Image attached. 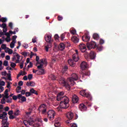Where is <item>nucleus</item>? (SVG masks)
<instances>
[{
	"label": "nucleus",
	"instance_id": "nucleus-13",
	"mask_svg": "<svg viewBox=\"0 0 127 127\" xmlns=\"http://www.w3.org/2000/svg\"><path fill=\"white\" fill-rule=\"evenodd\" d=\"M91 38L89 36V35L85 34L84 36H82V39L83 41L85 42H88V41H90V39Z\"/></svg>",
	"mask_w": 127,
	"mask_h": 127
},
{
	"label": "nucleus",
	"instance_id": "nucleus-31",
	"mask_svg": "<svg viewBox=\"0 0 127 127\" xmlns=\"http://www.w3.org/2000/svg\"><path fill=\"white\" fill-rule=\"evenodd\" d=\"M65 35H66V33H65L62 34L61 35V39L62 41H63V40H64V38H65Z\"/></svg>",
	"mask_w": 127,
	"mask_h": 127
},
{
	"label": "nucleus",
	"instance_id": "nucleus-9",
	"mask_svg": "<svg viewBox=\"0 0 127 127\" xmlns=\"http://www.w3.org/2000/svg\"><path fill=\"white\" fill-rule=\"evenodd\" d=\"M79 94L80 95H81V96H82L83 97H86L87 99H89V100H91L92 99L91 94L89 93H86L85 90H81V91H80Z\"/></svg>",
	"mask_w": 127,
	"mask_h": 127
},
{
	"label": "nucleus",
	"instance_id": "nucleus-12",
	"mask_svg": "<svg viewBox=\"0 0 127 127\" xmlns=\"http://www.w3.org/2000/svg\"><path fill=\"white\" fill-rule=\"evenodd\" d=\"M71 101L73 104H77L79 101V97L76 95H73L72 97Z\"/></svg>",
	"mask_w": 127,
	"mask_h": 127
},
{
	"label": "nucleus",
	"instance_id": "nucleus-56",
	"mask_svg": "<svg viewBox=\"0 0 127 127\" xmlns=\"http://www.w3.org/2000/svg\"><path fill=\"white\" fill-rule=\"evenodd\" d=\"M28 121L29 123H34V120H33V118H30Z\"/></svg>",
	"mask_w": 127,
	"mask_h": 127
},
{
	"label": "nucleus",
	"instance_id": "nucleus-42",
	"mask_svg": "<svg viewBox=\"0 0 127 127\" xmlns=\"http://www.w3.org/2000/svg\"><path fill=\"white\" fill-rule=\"evenodd\" d=\"M3 65L4 66H8V62H7V61H4L3 62Z\"/></svg>",
	"mask_w": 127,
	"mask_h": 127
},
{
	"label": "nucleus",
	"instance_id": "nucleus-53",
	"mask_svg": "<svg viewBox=\"0 0 127 127\" xmlns=\"http://www.w3.org/2000/svg\"><path fill=\"white\" fill-rule=\"evenodd\" d=\"M34 123V122H29V126H31V127H35Z\"/></svg>",
	"mask_w": 127,
	"mask_h": 127
},
{
	"label": "nucleus",
	"instance_id": "nucleus-21",
	"mask_svg": "<svg viewBox=\"0 0 127 127\" xmlns=\"http://www.w3.org/2000/svg\"><path fill=\"white\" fill-rule=\"evenodd\" d=\"M44 74H45V71L44 70V69L43 68H41V69H40V70L38 71V75H43Z\"/></svg>",
	"mask_w": 127,
	"mask_h": 127
},
{
	"label": "nucleus",
	"instance_id": "nucleus-37",
	"mask_svg": "<svg viewBox=\"0 0 127 127\" xmlns=\"http://www.w3.org/2000/svg\"><path fill=\"white\" fill-rule=\"evenodd\" d=\"M29 112H26V115H27V116H29V115H30V114H31V113L32 112V109L29 108Z\"/></svg>",
	"mask_w": 127,
	"mask_h": 127
},
{
	"label": "nucleus",
	"instance_id": "nucleus-22",
	"mask_svg": "<svg viewBox=\"0 0 127 127\" xmlns=\"http://www.w3.org/2000/svg\"><path fill=\"white\" fill-rule=\"evenodd\" d=\"M93 38L95 40H99V39H100V36H99V34H98L97 33H94L93 35Z\"/></svg>",
	"mask_w": 127,
	"mask_h": 127
},
{
	"label": "nucleus",
	"instance_id": "nucleus-2",
	"mask_svg": "<svg viewBox=\"0 0 127 127\" xmlns=\"http://www.w3.org/2000/svg\"><path fill=\"white\" fill-rule=\"evenodd\" d=\"M78 79V75L75 73H72L71 77L67 78L66 81L64 77L60 75L57 76V80L59 81L60 84L64 85L67 91H70L71 86H74L76 84L75 81H77Z\"/></svg>",
	"mask_w": 127,
	"mask_h": 127
},
{
	"label": "nucleus",
	"instance_id": "nucleus-54",
	"mask_svg": "<svg viewBox=\"0 0 127 127\" xmlns=\"http://www.w3.org/2000/svg\"><path fill=\"white\" fill-rule=\"evenodd\" d=\"M5 85V82L3 81H1L0 82V86H4Z\"/></svg>",
	"mask_w": 127,
	"mask_h": 127
},
{
	"label": "nucleus",
	"instance_id": "nucleus-14",
	"mask_svg": "<svg viewBox=\"0 0 127 127\" xmlns=\"http://www.w3.org/2000/svg\"><path fill=\"white\" fill-rule=\"evenodd\" d=\"M88 67V64H87V63L85 62H83L81 63L80 64V68L82 70H85L86 68Z\"/></svg>",
	"mask_w": 127,
	"mask_h": 127
},
{
	"label": "nucleus",
	"instance_id": "nucleus-55",
	"mask_svg": "<svg viewBox=\"0 0 127 127\" xmlns=\"http://www.w3.org/2000/svg\"><path fill=\"white\" fill-rule=\"evenodd\" d=\"M12 114H13V111L12 110H10L8 112V115H9V116L12 115Z\"/></svg>",
	"mask_w": 127,
	"mask_h": 127
},
{
	"label": "nucleus",
	"instance_id": "nucleus-36",
	"mask_svg": "<svg viewBox=\"0 0 127 127\" xmlns=\"http://www.w3.org/2000/svg\"><path fill=\"white\" fill-rule=\"evenodd\" d=\"M84 76H90V71L85 72V73L82 74V77H84Z\"/></svg>",
	"mask_w": 127,
	"mask_h": 127
},
{
	"label": "nucleus",
	"instance_id": "nucleus-11",
	"mask_svg": "<svg viewBox=\"0 0 127 127\" xmlns=\"http://www.w3.org/2000/svg\"><path fill=\"white\" fill-rule=\"evenodd\" d=\"M64 95V92L62 91L61 92H60L57 96V100L59 101H61V100H62L63 98H64V96H63Z\"/></svg>",
	"mask_w": 127,
	"mask_h": 127
},
{
	"label": "nucleus",
	"instance_id": "nucleus-15",
	"mask_svg": "<svg viewBox=\"0 0 127 127\" xmlns=\"http://www.w3.org/2000/svg\"><path fill=\"white\" fill-rule=\"evenodd\" d=\"M79 108L82 112H84V111H86L87 110V106H85L84 104H81L79 106Z\"/></svg>",
	"mask_w": 127,
	"mask_h": 127
},
{
	"label": "nucleus",
	"instance_id": "nucleus-30",
	"mask_svg": "<svg viewBox=\"0 0 127 127\" xmlns=\"http://www.w3.org/2000/svg\"><path fill=\"white\" fill-rule=\"evenodd\" d=\"M24 124V125L27 127H29V122H28V121L27 120H24L23 121Z\"/></svg>",
	"mask_w": 127,
	"mask_h": 127
},
{
	"label": "nucleus",
	"instance_id": "nucleus-7",
	"mask_svg": "<svg viewBox=\"0 0 127 127\" xmlns=\"http://www.w3.org/2000/svg\"><path fill=\"white\" fill-rule=\"evenodd\" d=\"M48 118L49 119L50 121H53L54 120L55 117V111L53 110H49L47 112Z\"/></svg>",
	"mask_w": 127,
	"mask_h": 127
},
{
	"label": "nucleus",
	"instance_id": "nucleus-63",
	"mask_svg": "<svg viewBox=\"0 0 127 127\" xmlns=\"http://www.w3.org/2000/svg\"><path fill=\"white\" fill-rule=\"evenodd\" d=\"M11 101H12V99L11 98H9L8 100H7V102L11 103Z\"/></svg>",
	"mask_w": 127,
	"mask_h": 127
},
{
	"label": "nucleus",
	"instance_id": "nucleus-39",
	"mask_svg": "<svg viewBox=\"0 0 127 127\" xmlns=\"http://www.w3.org/2000/svg\"><path fill=\"white\" fill-rule=\"evenodd\" d=\"M68 70V66H65L62 69L63 72H66Z\"/></svg>",
	"mask_w": 127,
	"mask_h": 127
},
{
	"label": "nucleus",
	"instance_id": "nucleus-23",
	"mask_svg": "<svg viewBox=\"0 0 127 127\" xmlns=\"http://www.w3.org/2000/svg\"><path fill=\"white\" fill-rule=\"evenodd\" d=\"M30 93H31V94H34L35 95H36L37 96L38 95V93H37V91L35 90H34V88H31L30 90Z\"/></svg>",
	"mask_w": 127,
	"mask_h": 127
},
{
	"label": "nucleus",
	"instance_id": "nucleus-19",
	"mask_svg": "<svg viewBox=\"0 0 127 127\" xmlns=\"http://www.w3.org/2000/svg\"><path fill=\"white\" fill-rule=\"evenodd\" d=\"M71 41L74 43H78L79 42V39L77 37L73 36L71 38Z\"/></svg>",
	"mask_w": 127,
	"mask_h": 127
},
{
	"label": "nucleus",
	"instance_id": "nucleus-33",
	"mask_svg": "<svg viewBox=\"0 0 127 127\" xmlns=\"http://www.w3.org/2000/svg\"><path fill=\"white\" fill-rule=\"evenodd\" d=\"M20 90H21V87L20 86H17L16 89V93H20V91H19Z\"/></svg>",
	"mask_w": 127,
	"mask_h": 127
},
{
	"label": "nucleus",
	"instance_id": "nucleus-35",
	"mask_svg": "<svg viewBox=\"0 0 127 127\" xmlns=\"http://www.w3.org/2000/svg\"><path fill=\"white\" fill-rule=\"evenodd\" d=\"M39 64H40V65L37 66V68L39 69H43V64L40 63H39Z\"/></svg>",
	"mask_w": 127,
	"mask_h": 127
},
{
	"label": "nucleus",
	"instance_id": "nucleus-29",
	"mask_svg": "<svg viewBox=\"0 0 127 127\" xmlns=\"http://www.w3.org/2000/svg\"><path fill=\"white\" fill-rule=\"evenodd\" d=\"M15 44V41H12V42L10 44V48H14Z\"/></svg>",
	"mask_w": 127,
	"mask_h": 127
},
{
	"label": "nucleus",
	"instance_id": "nucleus-24",
	"mask_svg": "<svg viewBox=\"0 0 127 127\" xmlns=\"http://www.w3.org/2000/svg\"><path fill=\"white\" fill-rule=\"evenodd\" d=\"M49 78L51 79V80H53V81L57 80V76L56 77L55 75H54V74H50L49 75Z\"/></svg>",
	"mask_w": 127,
	"mask_h": 127
},
{
	"label": "nucleus",
	"instance_id": "nucleus-32",
	"mask_svg": "<svg viewBox=\"0 0 127 127\" xmlns=\"http://www.w3.org/2000/svg\"><path fill=\"white\" fill-rule=\"evenodd\" d=\"M1 21L3 23L6 22V21H7V19L6 17H2L1 18Z\"/></svg>",
	"mask_w": 127,
	"mask_h": 127
},
{
	"label": "nucleus",
	"instance_id": "nucleus-8",
	"mask_svg": "<svg viewBox=\"0 0 127 127\" xmlns=\"http://www.w3.org/2000/svg\"><path fill=\"white\" fill-rule=\"evenodd\" d=\"M87 48L88 49V51H90V49H95L97 47V44L96 42L94 41H91L90 43H87Z\"/></svg>",
	"mask_w": 127,
	"mask_h": 127
},
{
	"label": "nucleus",
	"instance_id": "nucleus-10",
	"mask_svg": "<svg viewBox=\"0 0 127 127\" xmlns=\"http://www.w3.org/2000/svg\"><path fill=\"white\" fill-rule=\"evenodd\" d=\"M79 49L83 53H85L87 52V48H86V45L80 43L79 45Z\"/></svg>",
	"mask_w": 127,
	"mask_h": 127
},
{
	"label": "nucleus",
	"instance_id": "nucleus-64",
	"mask_svg": "<svg viewBox=\"0 0 127 127\" xmlns=\"http://www.w3.org/2000/svg\"><path fill=\"white\" fill-rule=\"evenodd\" d=\"M71 127H78L77 126V125H76V124H72L71 126Z\"/></svg>",
	"mask_w": 127,
	"mask_h": 127
},
{
	"label": "nucleus",
	"instance_id": "nucleus-5",
	"mask_svg": "<svg viewBox=\"0 0 127 127\" xmlns=\"http://www.w3.org/2000/svg\"><path fill=\"white\" fill-rule=\"evenodd\" d=\"M84 55L85 59H88L89 58L91 60H94L96 58V54L92 51H90L89 54L88 52H86Z\"/></svg>",
	"mask_w": 127,
	"mask_h": 127
},
{
	"label": "nucleus",
	"instance_id": "nucleus-45",
	"mask_svg": "<svg viewBox=\"0 0 127 127\" xmlns=\"http://www.w3.org/2000/svg\"><path fill=\"white\" fill-rule=\"evenodd\" d=\"M1 76H6V75H7V73H6V71H2L1 73Z\"/></svg>",
	"mask_w": 127,
	"mask_h": 127
},
{
	"label": "nucleus",
	"instance_id": "nucleus-49",
	"mask_svg": "<svg viewBox=\"0 0 127 127\" xmlns=\"http://www.w3.org/2000/svg\"><path fill=\"white\" fill-rule=\"evenodd\" d=\"M2 49H6V45L5 44H2L1 46Z\"/></svg>",
	"mask_w": 127,
	"mask_h": 127
},
{
	"label": "nucleus",
	"instance_id": "nucleus-59",
	"mask_svg": "<svg viewBox=\"0 0 127 127\" xmlns=\"http://www.w3.org/2000/svg\"><path fill=\"white\" fill-rule=\"evenodd\" d=\"M23 64H24L23 62H22L21 63H20V69H22V68H23Z\"/></svg>",
	"mask_w": 127,
	"mask_h": 127
},
{
	"label": "nucleus",
	"instance_id": "nucleus-16",
	"mask_svg": "<svg viewBox=\"0 0 127 127\" xmlns=\"http://www.w3.org/2000/svg\"><path fill=\"white\" fill-rule=\"evenodd\" d=\"M18 99L21 100L22 102H26V98L24 96H22L21 94H18L17 95Z\"/></svg>",
	"mask_w": 127,
	"mask_h": 127
},
{
	"label": "nucleus",
	"instance_id": "nucleus-40",
	"mask_svg": "<svg viewBox=\"0 0 127 127\" xmlns=\"http://www.w3.org/2000/svg\"><path fill=\"white\" fill-rule=\"evenodd\" d=\"M33 77V75L30 74L28 75V80H30Z\"/></svg>",
	"mask_w": 127,
	"mask_h": 127
},
{
	"label": "nucleus",
	"instance_id": "nucleus-43",
	"mask_svg": "<svg viewBox=\"0 0 127 127\" xmlns=\"http://www.w3.org/2000/svg\"><path fill=\"white\" fill-rule=\"evenodd\" d=\"M62 19H63V17H62V16L59 15L58 16V20H59V21H61Z\"/></svg>",
	"mask_w": 127,
	"mask_h": 127
},
{
	"label": "nucleus",
	"instance_id": "nucleus-46",
	"mask_svg": "<svg viewBox=\"0 0 127 127\" xmlns=\"http://www.w3.org/2000/svg\"><path fill=\"white\" fill-rule=\"evenodd\" d=\"M25 95L27 97H30V96H31V93L30 92H26Z\"/></svg>",
	"mask_w": 127,
	"mask_h": 127
},
{
	"label": "nucleus",
	"instance_id": "nucleus-41",
	"mask_svg": "<svg viewBox=\"0 0 127 127\" xmlns=\"http://www.w3.org/2000/svg\"><path fill=\"white\" fill-rule=\"evenodd\" d=\"M55 127H60V123L58 122L54 124Z\"/></svg>",
	"mask_w": 127,
	"mask_h": 127
},
{
	"label": "nucleus",
	"instance_id": "nucleus-57",
	"mask_svg": "<svg viewBox=\"0 0 127 127\" xmlns=\"http://www.w3.org/2000/svg\"><path fill=\"white\" fill-rule=\"evenodd\" d=\"M1 27H2V28H6V24L5 23H2L1 26Z\"/></svg>",
	"mask_w": 127,
	"mask_h": 127
},
{
	"label": "nucleus",
	"instance_id": "nucleus-60",
	"mask_svg": "<svg viewBox=\"0 0 127 127\" xmlns=\"http://www.w3.org/2000/svg\"><path fill=\"white\" fill-rule=\"evenodd\" d=\"M32 66H33V64H32V63L30 62L29 65H28V68H31Z\"/></svg>",
	"mask_w": 127,
	"mask_h": 127
},
{
	"label": "nucleus",
	"instance_id": "nucleus-51",
	"mask_svg": "<svg viewBox=\"0 0 127 127\" xmlns=\"http://www.w3.org/2000/svg\"><path fill=\"white\" fill-rule=\"evenodd\" d=\"M97 49L99 51H102L103 50V46L97 47Z\"/></svg>",
	"mask_w": 127,
	"mask_h": 127
},
{
	"label": "nucleus",
	"instance_id": "nucleus-62",
	"mask_svg": "<svg viewBox=\"0 0 127 127\" xmlns=\"http://www.w3.org/2000/svg\"><path fill=\"white\" fill-rule=\"evenodd\" d=\"M59 38H60V37H59V36L58 35V34H56L55 35V39L56 40L58 39Z\"/></svg>",
	"mask_w": 127,
	"mask_h": 127
},
{
	"label": "nucleus",
	"instance_id": "nucleus-28",
	"mask_svg": "<svg viewBox=\"0 0 127 127\" xmlns=\"http://www.w3.org/2000/svg\"><path fill=\"white\" fill-rule=\"evenodd\" d=\"M19 113H20V111L18 109H16L14 112V116H19Z\"/></svg>",
	"mask_w": 127,
	"mask_h": 127
},
{
	"label": "nucleus",
	"instance_id": "nucleus-61",
	"mask_svg": "<svg viewBox=\"0 0 127 127\" xmlns=\"http://www.w3.org/2000/svg\"><path fill=\"white\" fill-rule=\"evenodd\" d=\"M18 86H22L23 85V82L22 81H20L18 83Z\"/></svg>",
	"mask_w": 127,
	"mask_h": 127
},
{
	"label": "nucleus",
	"instance_id": "nucleus-38",
	"mask_svg": "<svg viewBox=\"0 0 127 127\" xmlns=\"http://www.w3.org/2000/svg\"><path fill=\"white\" fill-rule=\"evenodd\" d=\"M10 63H11L10 64L11 67H12V68H15V66H16V64L12 62H11Z\"/></svg>",
	"mask_w": 127,
	"mask_h": 127
},
{
	"label": "nucleus",
	"instance_id": "nucleus-58",
	"mask_svg": "<svg viewBox=\"0 0 127 127\" xmlns=\"http://www.w3.org/2000/svg\"><path fill=\"white\" fill-rule=\"evenodd\" d=\"M2 35H4V33L2 32V31L0 29V37H1Z\"/></svg>",
	"mask_w": 127,
	"mask_h": 127
},
{
	"label": "nucleus",
	"instance_id": "nucleus-18",
	"mask_svg": "<svg viewBox=\"0 0 127 127\" xmlns=\"http://www.w3.org/2000/svg\"><path fill=\"white\" fill-rule=\"evenodd\" d=\"M51 35H47V36H45V40L46 41V42H49V43H51V38H52Z\"/></svg>",
	"mask_w": 127,
	"mask_h": 127
},
{
	"label": "nucleus",
	"instance_id": "nucleus-17",
	"mask_svg": "<svg viewBox=\"0 0 127 127\" xmlns=\"http://www.w3.org/2000/svg\"><path fill=\"white\" fill-rule=\"evenodd\" d=\"M66 117L67 119H68V120H73L74 115L72 112H68L66 115Z\"/></svg>",
	"mask_w": 127,
	"mask_h": 127
},
{
	"label": "nucleus",
	"instance_id": "nucleus-48",
	"mask_svg": "<svg viewBox=\"0 0 127 127\" xmlns=\"http://www.w3.org/2000/svg\"><path fill=\"white\" fill-rule=\"evenodd\" d=\"M7 75L8 76V79L9 81H12V79H11V74H10V73H9V74H7Z\"/></svg>",
	"mask_w": 127,
	"mask_h": 127
},
{
	"label": "nucleus",
	"instance_id": "nucleus-26",
	"mask_svg": "<svg viewBox=\"0 0 127 127\" xmlns=\"http://www.w3.org/2000/svg\"><path fill=\"white\" fill-rule=\"evenodd\" d=\"M9 33L5 32L4 35L7 36V38H9L8 40H6L7 42H9L10 41V35H9Z\"/></svg>",
	"mask_w": 127,
	"mask_h": 127
},
{
	"label": "nucleus",
	"instance_id": "nucleus-3",
	"mask_svg": "<svg viewBox=\"0 0 127 127\" xmlns=\"http://www.w3.org/2000/svg\"><path fill=\"white\" fill-rule=\"evenodd\" d=\"M76 53L72 55V59H69L68 60V63L71 66V67L75 66V62H78L79 61V56L78 55V51L75 50Z\"/></svg>",
	"mask_w": 127,
	"mask_h": 127
},
{
	"label": "nucleus",
	"instance_id": "nucleus-1",
	"mask_svg": "<svg viewBox=\"0 0 127 127\" xmlns=\"http://www.w3.org/2000/svg\"><path fill=\"white\" fill-rule=\"evenodd\" d=\"M78 79V75L75 73H72L71 77L67 78L66 81L64 77L60 75L57 76V80L59 81L60 84L64 85L67 91H70L71 86H74L76 84L75 81H77Z\"/></svg>",
	"mask_w": 127,
	"mask_h": 127
},
{
	"label": "nucleus",
	"instance_id": "nucleus-20",
	"mask_svg": "<svg viewBox=\"0 0 127 127\" xmlns=\"http://www.w3.org/2000/svg\"><path fill=\"white\" fill-rule=\"evenodd\" d=\"M2 120V125L8 124V122H7V117L5 116Z\"/></svg>",
	"mask_w": 127,
	"mask_h": 127
},
{
	"label": "nucleus",
	"instance_id": "nucleus-50",
	"mask_svg": "<svg viewBox=\"0 0 127 127\" xmlns=\"http://www.w3.org/2000/svg\"><path fill=\"white\" fill-rule=\"evenodd\" d=\"M22 70H20L19 74H17V77L19 78V77H20V76H22Z\"/></svg>",
	"mask_w": 127,
	"mask_h": 127
},
{
	"label": "nucleus",
	"instance_id": "nucleus-44",
	"mask_svg": "<svg viewBox=\"0 0 127 127\" xmlns=\"http://www.w3.org/2000/svg\"><path fill=\"white\" fill-rule=\"evenodd\" d=\"M30 86L31 87H34V86H35V83H34L33 81H31L30 82Z\"/></svg>",
	"mask_w": 127,
	"mask_h": 127
},
{
	"label": "nucleus",
	"instance_id": "nucleus-4",
	"mask_svg": "<svg viewBox=\"0 0 127 127\" xmlns=\"http://www.w3.org/2000/svg\"><path fill=\"white\" fill-rule=\"evenodd\" d=\"M60 101H61L60 105L62 109H67L69 108V98H68L67 97L64 96V97Z\"/></svg>",
	"mask_w": 127,
	"mask_h": 127
},
{
	"label": "nucleus",
	"instance_id": "nucleus-47",
	"mask_svg": "<svg viewBox=\"0 0 127 127\" xmlns=\"http://www.w3.org/2000/svg\"><path fill=\"white\" fill-rule=\"evenodd\" d=\"M22 47H24V48H25V49H26L27 48H28V45H27L25 43L23 44Z\"/></svg>",
	"mask_w": 127,
	"mask_h": 127
},
{
	"label": "nucleus",
	"instance_id": "nucleus-52",
	"mask_svg": "<svg viewBox=\"0 0 127 127\" xmlns=\"http://www.w3.org/2000/svg\"><path fill=\"white\" fill-rule=\"evenodd\" d=\"M21 54L23 55V56H24V57H26V56H27V53L26 52H22Z\"/></svg>",
	"mask_w": 127,
	"mask_h": 127
},
{
	"label": "nucleus",
	"instance_id": "nucleus-25",
	"mask_svg": "<svg viewBox=\"0 0 127 127\" xmlns=\"http://www.w3.org/2000/svg\"><path fill=\"white\" fill-rule=\"evenodd\" d=\"M5 116H7V113L5 112H3L2 114H0V119H3V117H5Z\"/></svg>",
	"mask_w": 127,
	"mask_h": 127
},
{
	"label": "nucleus",
	"instance_id": "nucleus-27",
	"mask_svg": "<svg viewBox=\"0 0 127 127\" xmlns=\"http://www.w3.org/2000/svg\"><path fill=\"white\" fill-rule=\"evenodd\" d=\"M59 48L61 50H64V49H65V45H64L63 43H61L59 45Z\"/></svg>",
	"mask_w": 127,
	"mask_h": 127
},
{
	"label": "nucleus",
	"instance_id": "nucleus-34",
	"mask_svg": "<svg viewBox=\"0 0 127 127\" xmlns=\"http://www.w3.org/2000/svg\"><path fill=\"white\" fill-rule=\"evenodd\" d=\"M70 32L72 35H74V34H76V30L75 29H72L70 30Z\"/></svg>",
	"mask_w": 127,
	"mask_h": 127
},
{
	"label": "nucleus",
	"instance_id": "nucleus-6",
	"mask_svg": "<svg viewBox=\"0 0 127 127\" xmlns=\"http://www.w3.org/2000/svg\"><path fill=\"white\" fill-rule=\"evenodd\" d=\"M39 113H41L42 115H45L47 112V107L45 104H41L38 109Z\"/></svg>",
	"mask_w": 127,
	"mask_h": 127
}]
</instances>
